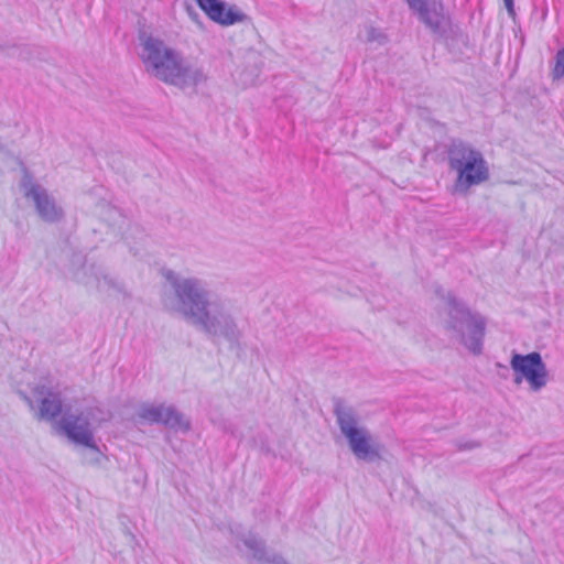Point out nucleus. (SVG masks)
<instances>
[{
	"instance_id": "obj_1",
	"label": "nucleus",
	"mask_w": 564,
	"mask_h": 564,
	"mask_svg": "<svg viewBox=\"0 0 564 564\" xmlns=\"http://www.w3.org/2000/svg\"><path fill=\"white\" fill-rule=\"evenodd\" d=\"M165 279L173 291L163 300L166 311L215 341L239 340L241 329L228 300L212 296L205 281L197 276L167 271Z\"/></svg>"
},
{
	"instance_id": "obj_2",
	"label": "nucleus",
	"mask_w": 564,
	"mask_h": 564,
	"mask_svg": "<svg viewBox=\"0 0 564 564\" xmlns=\"http://www.w3.org/2000/svg\"><path fill=\"white\" fill-rule=\"evenodd\" d=\"M139 56L145 73L167 85L185 90L194 89L207 82L208 77L203 66L191 62L178 50L158 36H140Z\"/></svg>"
},
{
	"instance_id": "obj_3",
	"label": "nucleus",
	"mask_w": 564,
	"mask_h": 564,
	"mask_svg": "<svg viewBox=\"0 0 564 564\" xmlns=\"http://www.w3.org/2000/svg\"><path fill=\"white\" fill-rule=\"evenodd\" d=\"M440 322L452 340L474 355L481 354L487 327L484 315L471 311L454 294L447 293L440 311Z\"/></svg>"
},
{
	"instance_id": "obj_4",
	"label": "nucleus",
	"mask_w": 564,
	"mask_h": 564,
	"mask_svg": "<svg viewBox=\"0 0 564 564\" xmlns=\"http://www.w3.org/2000/svg\"><path fill=\"white\" fill-rule=\"evenodd\" d=\"M448 170L455 177L451 193L467 196L471 189L490 178V169L484 153L470 143L454 142L447 151Z\"/></svg>"
},
{
	"instance_id": "obj_5",
	"label": "nucleus",
	"mask_w": 564,
	"mask_h": 564,
	"mask_svg": "<svg viewBox=\"0 0 564 564\" xmlns=\"http://www.w3.org/2000/svg\"><path fill=\"white\" fill-rule=\"evenodd\" d=\"M335 414L339 431L356 459L366 463L384 459V445L362 424L354 409L337 406Z\"/></svg>"
},
{
	"instance_id": "obj_6",
	"label": "nucleus",
	"mask_w": 564,
	"mask_h": 564,
	"mask_svg": "<svg viewBox=\"0 0 564 564\" xmlns=\"http://www.w3.org/2000/svg\"><path fill=\"white\" fill-rule=\"evenodd\" d=\"M108 420L109 414L102 408L94 405L78 413L65 414L59 421V429L74 444L99 453L94 434Z\"/></svg>"
},
{
	"instance_id": "obj_7",
	"label": "nucleus",
	"mask_w": 564,
	"mask_h": 564,
	"mask_svg": "<svg viewBox=\"0 0 564 564\" xmlns=\"http://www.w3.org/2000/svg\"><path fill=\"white\" fill-rule=\"evenodd\" d=\"M513 383L523 386L530 393H540L551 382V373L543 357L538 351L520 354L513 351L510 357Z\"/></svg>"
},
{
	"instance_id": "obj_8",
	"label": "nucleus",
	"mask_w": 564,
	"mask_h": 564,
	"mask_svg": "<svg viewBox=\"0 0 564 564\" xmlns=\"http://www.w3.org/2000/svg\"><path fill=\"white\" fill-rule=\"evenodd\" d=\"M21 189L24 197L33 204L39 217L47 223H55L63 218L64 210L55 198L40 184L28 175L23 177Z\"/></svg>"
},
{
	"instance_id": "obj_9",
	"label": "nucleus",
	"mask_w": 564,
	"mask_h": 564,
	"mask_svg": "<svg viewBox=\"0 0 564 564\" xmlns=\"http://www.w3.org/2000/svg\"><path fill=\"white\" fill-rule=\"evenodd\" d=\"M74 279L90 291H96L102 296H115L124 291L123 284L104 270L94 265L84 267L75 273Z\"/></svg>"
},
{
	"instance_id": "obj_10",
	"label": "nucleus",
	"mask_w": 564,
	"mask_h": 564,
	"mask_svg": "<svg viewBox=\"0 0 564 564\" xmlns=\"http://www.w3.org/2000/svg\"><path fill=\"white\" fill-rule=\"evenodd\" d=\"M197 6L205 12L209 20L221 25L230 26L250 21L236 4H228L223 0H196Z\"/></svg>"
},
{
	"instance_id": "obj_11",
	"label": "nucleus",
	"mask_w": 564,
	"mask_h": 564,
	"mask_svg": "<svg viewBox=\"0 0 564 564\" xmlns=\"http://www.w3.org/2000/svg\"><path fill=\"white\" fill-rule=\"evenodd\" d=\"M409 7L417 13L420 20L429 28L436 30L441 25L443 6L438 0H405Z\"/></svg>"
},
{
	"instance_id": "obj_12",
	"label": "nucleus",
	"mask_w": 564,
	"mask_h": 564,
	"mask_svg": "<svg viewBox=\"0 0 564 564\" xmlns=\"http://www.w3.org/2000/svg\"><path fill=\"white\" fill-rule=\"evenodd\" d=\"M34 398L40 402V416L45 420L56 417L62 411L59 393L45 386H39L33 391Z\"/></svg>"
},
{
	"instance_id": "obj_13",
	"label": "nucleus",
	"mask_w": 564,
	"mask_h": 564,
	"mask_svg": "<svg viewBox=\"0 0 564 564\" xmlns=\"http://www.w3.org/2000/svg\"><path fill=\"white\" fill-rule=\"evenodd\" d=\"M242 544L258 564H289L280 555L267 552L262 546V542L253 535L243 539Z\"/></svg>"
},
{
	"instance_id": "obj_14",
	"label": "nucleus",
	"mask_w": 564,
	"mask_h": 564,
	"mask_svg": "<svg viewBox=\"0 0 564 564\" xmlns=\"http://www.w3.org/2000/svg\"><path fill=\"white\" fill-rule=\"evenodd\" d=\"M167 406L164 404H143L138 410V416L149 423L163 424Z\"/></svg>"
},
{
	"instance_id": "obj_15",
	"label": "nucleus",
	"mask_w": 564,
	"mask_h": 564,
	"mask_svg": "<svg viewBox=\"0 0 564 564\" xmlns=\"http://www.w3.org/2000/svg\"><path fill=\"white\" fill-rule=\"evenodd\" d=\"M163 424L183 433H186L191 430L189 420L171 405L167 406Z\"/></svg>"
},
{
	"instance_id": "obj_16",
	"label": "nucleus",
	"mask_w": 564,
	"mask_h": 564,
	"mask_svg": "<svg viewBox=\"0 0 564 564\" xmlns=\"http://www.w3.org/2000/svg\"><path fill=\"white\" fill-rule=\"evenodd\" d=\"M359 41L367 44L382 45L387 42V35L375 25L367 23L358 32Z\"/></svg>"
},
{
	"instance_id": "obj_17",
	"label": "nucleus",
	"mask_w": 564,
	"mask_h": 564,
	"mask_svg": "<svg viewBox=\"0 0 564 564\" xmlns=\"http://www.w3.org/2000/svg\"><path fill=\"white\" fill-rule=\"evenodd\" d=\"M99 216L111 226L118 225L119 221L122 220L120 212L116 207L109 205L101 207Z\"/></svg>"
},
{
	"instance_id": "obj_18",
	"label": "nucleus",
	"mask_w": 564,
	"mask_h": 564,
	"mask_svg": "<svg viewBox=\"0 0 564 564\" xmlns=\"http://www.w3.org/2000/svg\"><path fill=\"white\" fill-rule=\"evenodd\" d=\"M554 79L564 78V47L555 56V65L552 70Z\"/></svg>"
},
{
	"instance_id": "obj_19",
	"label": "nucleus",
	"mask_w": 564,
	"mask_h": 564,
	"mask_svg": "<svg viewBox=\"0 0 564 564\" xmlns=\"http://www.w3.org/2000/svg\"><path fill=\"white\" fill-rule=\"evenodd\" d=\"M505 2V6L508 10V13L510 17H514V6H513V0H503Z\"/></svg>"
},
{
	"instance_id": "obj_20",
	"label": "nucleus",
	"mask_w": 564,
	"mask_h": 564,
	"mask_svg": "<svg viewBox=\"0 0 564 564\" xmlns=\"http://www.w3.org/2000/svg\"><path fill=\"white\" fill-rule=\"evenodd\" d=\"M478 446H479V444L474 442V443H471V445L469 446V448H474V447H478Z\"/></svg>"
}]
</instances>
